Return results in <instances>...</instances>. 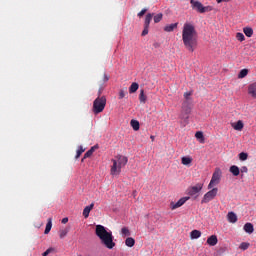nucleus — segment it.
<instances>
[{
	"label": "nucleus",
	"mask_w": 256,
	"mask_h": 256,
	"mask_svg": "<svg viewBox=\"0 0 256 256\" xmlns=\"http://www.w3.org/2000/svg\"><path fill=\"white\" fill-rule=\"evenodd\" d=\"M67 233H69V229H62L59 231V237L60 239H65L67 237Z\"/></svg>",
	"instance_id": "obj_31"
},
{
	"label": "nucleus",
	"mask_w": 256,
	"mask_h": 256,
	"mask_svg": "<svg viewBox=\"0 0 256 256\" xmlns=\"http://www.w3.org/2000/svg\"><path fill=\"white\" fill-rule=\"evenodd\" d=\"M62 223L65 225L66 223H69V218L65 217L62 219Z\"/></svg>",
	"instance_id": "obj_48"
},
{
	"label": "nucleus",
	"mask_w": 256,
	"mask_h": 256,
	"mask_svg": "<svg viewBox=\"0 0 256 256\" xmlns=\"http://www.w3.org/2000/svg\"><path fill=\"white\" fill-rule=\"evenodd\" d=\"M190 237H191V239H199V237H201V231H199V230H193V231L190 233Z\"/></svg>",
	"instance_id": "obj_24"
},
{
	"label": "nucleus",
	"mask_w": 256,
	"mask_h": 256,
	"mask_svg": "<svg viewBox=\"0 0 256 256\" xmlns=\"http://www.w3.org/2000/svg\"><path fill=\"white\" fill-rule=\"evenodd\" d=\"M222 1H225V2H227V1H229V0H222Z\"/></svg>",
	"instance_id": "obj_51"
},
{
	"label": "nucleus",
	"mask_w": 256,
	"mask_h": 256,
	"mask_svg": "<svg viewBox=\"0 0 256 256\" xmlns=\"http://www.w3.org/2000/svg\"><path fill=\"white\" fill-rule=\"evenodd\" d=\"M152 19H153V14L151 13L147 14L145 17L144 26L149 27V25H151Z\"/></svg>",
	"instance_id": "obj_20"
},
{
	"label": "nucleus",
	"mask_w": 256,
	"mask_h": 256,
	"mask_svg": "<svg viewBox=\"0 0 256 256\" xmlns=\"http://www.w3.org/2000/svg\"><path fill=\"white\" fill-rule=\"evenodd\" d=\"M220 181H221V170L216 169L212 175L210 183L208 184V189H213L215 185H219Z\"/></svg>",
	"instance_id": "obj_6"
},
{
	"label": "nucleus",
	"mask_w": 256,
	"mask_h": 256,
	"mask_svg": "<svg viewBox=\"0 0 256 256\" xmlns=\"http://www.w3.org/2000/svg\"><path fill=\"white\" fill-rule=\"evenodd\" d=\"M53 227V220L51 218L48 219V222L46 224V228L44 231V235H49L51 232V228Z\"/></svg>",
	"instance_id": "obj_15"
},
{
	"label": "nucleus",
	"mask_w": 256,
	"mask_h": 256,
	"mask_svg": "<svg viewBox=\"0 0 256 256\" xmlns=\"http://www.w3.org/2000/svg\"><path fill=\"white\" fill-rule=\"evenodd\" d=\"M95 233L107 249H113V247H115V242H113V232L107 231L105 226L96 225Z\"/></svg>",
	"instance_id": "obj_2"
},
{
	"label": "nucleus",
	"mask_w": 256,
	"mask_h": 256,
	"mask_svg": "<svg viewBox=\"0 0 256 256\" xmlns=\"http://www.w3.org/2000/svg\"><path fill=\"white\" fill-rule=\"evenodd\" d=\"M147 13V9H142L139 13H138V17H143V15H145Z\"/></svg>",
	"instance_id": "obj_42"
},
{
	"label": "nucleus",
	"mask_w": 256,
	"mask_h": 256,
	"mask_svg": "<svg viewBox=\"0 0 256 256\" xmlns=\"http://www.w3.org/2000/svg\"><path fill=\"white\" fill-rule=\"evenodd\" d=\"M191 92H185L184 93V99H186L185 101H191Z\"/></svg>",
	"instance_id": "obj_40"
},
{
	"label": "nucleus",
	"mask_w": 256,
	"mask_h": 256,
	"mask_svg": "<svg viewBox=\"0 0 256 256\" xmlns=\"http://www.w3.org/2000/svg\"><path fill=\"white\" fill-rule=\"evenodd\" d=\"M247 157H249V155L247 153H245V152H241L239 154L240 161H247Z\"/></svg>",
	"instance_id": "obj_35"
},
{
	"label": "nucleus",
	"mask_w": 256,
	"mask_h": 256,
	"mask_svg": "<svg viewBox=\"0 0 256 256\" xmlns=\"http://www.w3.org/2000/svg\"><path fill=\"white\" fill-rule=\"evenodd\" d=\"M129 159L127 156H123L121 154H118L115 156L114 159H112L113 165L111 166L110 173L111 175H119L121 173V168L125 167L127 165Z\"/></svg>",
	"instance_id": "obj_3"
},
{
	"label": "nucleus",
	"mask_w": 256,
	"mask_h": 256,
	"mask_svg": "<svg viewBox=\"0 0 256 256\" xmlns=\"http://www.w3.org/2000/svg\"><path fill=\"white\" fill-rule=\"evenodd\" d=\"M244 231L246 232V233H249V234H251V233H253V231H255V228H253V224H251V223H246L245 225H244Z\"/></svg>",
	"instance_id": "obj_17"
},
{
	"label": "nucleus",
	"mask_w": 256,
	"mask_h": 256,
	"mask_svg": "<svg viewBox=\"0 0 256 256\" xmlns=\"http://www.w3.org/2000/svg\"><path fill=\"white\" fill-rule=\"evenodd\" d=\"M182 41L188 51L193 53L197 48V30L191 23H185L182 29Z\"/></svg>",
	"instance_id": "obj_1"
},
{
	"label": "nucleus",
	"mask_w": 256,
	"mask_h": 256,
	"mask_svg": "<svg viewBox=\"0 0 256 256\" xmlns=\"http://www.w3.org/2000/svg\"><path fill=\"white\" fill-rule=\"evenodd\" d=\"M139 89V84L137 82H133L129 88V93H137Z\"/></svg>",
	"instance_id": "obj_21"
},
{
	"label": "nucleus",
	"mask_w": 256,
	"mask_h": 256,
	"mask_svg": "<svg viewBox=\"0 0 256 256\" xmlns=\"http://www.w3.org/2000/svg\"><path fill=\"white\" fill-rule=\"evenodd\" d=\"M130 125H131V127H132V129H133L134 131H139V127H140L139 121H137V120H131V121H130Z\"/></svg>",
	"instance_id": "obj_23"
},
{
	"label": "nucleus",
	"mask_w": 256,
	"mask_h": 256,
	"mask_svg": "<svg viewBox=\"0 0 256 256\" xmlns=\"http://www.w3.org/2000/svg\"><path fill=\"white\" fill-rule=\"evenodd\" d=\"M182 165H191L193 163V158L191 157H182Z\"/></svg>",
	"instance_id": "obj_26"
},
{
	"label": "nucleus",
	"mask_w": 256,
	"mask_h": 256,
	"mask_svg": "<svg viewBox=\"0 0 256 256\" xmlns=\"http://www.w3.org/2000/svg\"><path fill=\"white\" fill-rule=\"evenodd\" d=\"M150 139H151L152 141H155V136H150Z\"/></svg>",
	"instance_id": "obj_49"
},
{
	"label": "nucleus",
	"mask_w": 256,
	"mask_h": 256,
	"mask_svg": "<svg viewBox=\"0 0 256 256\" xmlns=\"http://www.w3.org/2000/svg\"><path fill=\"white\" fill-rule=\"evenodd\" d=\"M207 243L210 245V247H215L217 243H219V240L217 239V235H211L207 239Z\"/></svg>",
	"instance_id": "obj_12"
},
{
	"label": "nucleus",
	"mask_w": 256,
	"mask_h": 256,
	"mask_svg": "<svg viewBox=\"0 0 256 256\" xmlns=\"http://www.w3.org/2000/svg\"><path fill=\"white\" fill-rule=\"evenodd\" d=\"M217 3H223V0H216Z\"/></svg>",
	"instance_id": "obj_50"
},
{
	"label": "nucleus",
	"mask_w": 256,
	"mask_h": 256,
	"mask_svg": "<svg viewBox=\"0 0 256 256\" xmlns=\"http://www.w3.org/2000/svg\"><path fill=\"white\" fill-rule=\"evenodd\" d=\"M139 101L140 103H147V96L145 95V90H140Z\"/></svg>",
	"instance_id": "obj_22"
},
{
	"label": "nucleus",
	"mask_w": 256,
	"mask_h": 256,
	"mask_svg": "<svg viewBox=\"0 0 256 256\" xmlns=\"http://www.w3.org/2000/svg\"><path fill=\"white\" fill-rule=\"evenodd\" d=\"M104 90H105V85L100 84V87L98 89V97H101V95L103 94Z\"/></svg>",
	"instance_id": "obj_37"
},
{
	"label": "nucleus",
	"mask_w": 256,
	"mask_h": 256,
	"mask_svg": "<svg viewBox=\"0 0 256 256\" xmlns=\"http://www.w3.org/2000/svg\"><path fill=\"white\" fill-rule=\"evenodd\" d=\"M247 171H249V169H247V166L241 168L242 173H247Z\"/></svg>",
	"instance_id": "obj_47"
},
{
	"label": "nucleus",
	"mask_w": 256,
	"mask_h": 256,
	"mask_svg": "<svg viewBox=\"0 0 256 256\" xmlns=\"http://www.w3.org/2000/svg\"><path fill=\"white\" fill-rule=\"evenodd\" d=\"M107 81H109V76H107V74H104L103 82L107 83Z\"/></svg>",
	"instance_id": "obj_46"
},
{
	"label": "nucleus",
	"mask_w": 256,
	"mask_h": 256,
	"mask_svg": "<svg viewBox=\"0 0 256 256\" xmlns=\"http://www.w3.org/2000/svg\"><path fill=\"white\" fill-rule=\"evenodd\" d=\"M244 34L246 35V37H253V28L251 27H245L243 29Z\"/></svg>",
	"instance_id": "obj_25"
},
{
	"label": "nucleus",
	"mask_w": 256,
	"mask_h": 256,
	"mask_svg": "<svg viewBox=\"0 0 256 256\" xmlns=\"http://www.w3.org/2000/svg\"><path fill=\"white\" fill-rule=\"evenodd\" d=\"M121 235L122 237H129L131 235V231H129V228L123 227L121 229Z\"/></svg>",
	"instance_id": "obj_27"
},
{
	"label": "nucleus",
	"mask_w": 256,
	"mask_h": 256,
	"mask_svg": "<svg viewBox=\"0 0 256 256\" xmlns=\"http://www.w3.org/2000/svg\"><path fill=\"white\" fill-rule=\"evenodd\" d=\"M233 128L235 129V131H241L243 129V121L239 120L234 126Z\"/></svg>",
	"instance_id": "obj_30"
},
{
	"label": "nucleus",
	"mask_w": 256,
	"mask_h": 256,
	"mask_svg": "<svg viewBox=\"0 0 256 256\" xmlns=\"http://www.w3.org/2000/svg\"><path fill=\"white\" fill-rule=\"evenodd\" d=\"M227 217L229 223H237V214H235L234 212H229Z\"/></svg>",
	"instance_id": "obj_16"
},
{
	"label": "nucleus",
	"mask_w": 256,
	"mask_h": 256,
	"mask_svg": "<svg viewBox=\"0 0 256 256\" xmlns=\"http://www.w3.org/2000/svg\"><path fill=\"white\" fill-rule=\"evenodd\" d=\"M230 173H232V175H234V177H238L239 173H241V171L239 170V168L235 165L230 167Z\"/></svg>",
	"instance_id": "obj_18"
},
{
	"label": "nucleus",
	"mask_w": 256,
	"mask_h": 256,
	"mask_svg": "<svg viewBox=\"0 0 256 256\" xmlns=\"http://www.w3.org/2000/svg\"><path fill=\"white\" fill-rule=\"evenodd\" d=\"M91 155H93V152H92L91 150H88V151L84 154V157H83L82 161H83L84 159H87V158L91 157Z\"/></svg>",
	"instance_id": "obj_39"
},
{
	"label": "nucleus",
	"mask_w": 256,
	"mask_h": 256,
	"mask_svg": "<svg viewBox=\"0 0 256 256\" xmlns=\"http://www.w3.org/2000/svg\"><path fill=\"white\" fill-rule=\"evenodd\" d=\"M106 105H107V98L105 96H101V97L98 96L93 102L92 111L94 115H99V113H103Z\"/></svg>",
	"instance_id": "obj_4"
},
{
	"label": "nucleus",
	"mask_w": 256,
	"mask_h": 256,
	"mask_svg": "<svg viewBox=\"0 0 256 256\" xmlns=\"http://www.w3.org/2000/svg\"><path fill=\"white\" fill-rule=\"evenodd\" d=\"M218 191H219V189H217V188H213L212 190L208 191L204 195L203 199L201 200L202 205L204 203H209L210 201H213V199H215V197H217Z\"/></svg>",
	"instance_id": "obj_7"
},
{
	"label": "nucleus",
	"mask_w": 256,
	"mask_h": 256,
	"mask_svg": "<svg viewBox=\"0 0 256 256\" xmlns=\"http://www.w3.org/2000/svg\"><path fill=\"white\" fill-rule=\"evenodd\" d=\"M83 153H85V149H83V146H79V149L76 152L75 159H79L81 155H83Z\"/></svg>",
	"instance_id": "obj_32"
},
{
	"label": "nucleus",
	"mask_w": 256,
	"mask_h": 256,
	"mask_svg": "<svg viewBox=\"0 0 256 256\" xmlns=\"http://www.w3.org/2000/svg\"><path fill=\"white\" fill-rule=\"evenodd\" d=\"M99 149L98 145H95L93 147H91L90 151H92V153H95V150Z\"/></svg>",
	"instance_id": "obj_45"
},
{
	"label": "nucleus",
	"mask_w": 256,
	"mask_h": 256,
	"mask_svg": "<svg viewBox=\"0 0 256 256\" xmlns=\"http://www.w3.org/2000/svg\"><path fill=\"white\" fill-rule=\"evenodd\" d=\"M179 23H173L170 25H167L164 27V31H166V33H171L172 31H175V29H177Z\"/></svg>",
	"instance_id": "obj_14"
},
{
	"label": "nucleus",
	"mask_w": 256,
	"mask_h": 256,
	"mask_svg": "<svg viewBox=\"0 0 256 256\" xmlns=\"http://www.w3.org/2000/svg\"><path fill=\"white\" fill-rule=\"evenodd\" d=\"M187 201H189V197H183L180 200H178L177 202H171L170 209L172 211H175V209H179V207H183V205H185V203H187Z\"/></svg>",
	"instance_id": "obj_8"
},
{
	"label": "nucleus",
	"mask_w": 256,
	"mask_h": 256,
	"mask_svg": "<svg viewBox=\"0 0 256 256\" xmlns=\"http://www.w3.org/2000/svg\"><path fill=\"white\" fill-rule=\"evenodd\" d=\"M249 74V70L247 69H242L239 74H238V78L239 79H244V77H247V75Z\"/></svg>",
	"instance_id": "obj_28"
},
{
	"label": "nucleus",
	"mask_w": 256,
	"mask_h": 256,
	"mask_svg": "<svg viewBox=\"0 0 256 256\" xmlns=\"http://www.w3.org/2000/svg\"><path fill=\"white\" fill-rule=\"evenodd\" d=\"M201 189H203V184H196L195 186H192L188 189V195H197V193H199Z\"/></svg>",
	"instance_id": "obj_9"
},
{
	"label": "nucleus",
	"mask_w": 256,
	"mask_h": 256,
	"mask_svg": "<svg viewBox=\"0 0 256 256\" xmlns=\"http://www.w3.org/2000/svg\"><path fill=\"white\" fill-rule=\"evenodd\" d=\"M209 11H213L212 6H202V11L200 13H209Z\"/></svg>",
	"instance_id": "obj_33"
},
{
	"label": "nucleus",
	"mask_w": 256,
	"mask_h": 256,
	"mask_svg": "<svg viewBox=\"0 0 256 256\" xmlns=\"http://www.w3.org/2000/svg\"><path fill=\"white\" fill-rule=\"evenodd\" d=\"M51 251H53V248H48V249L42 254V256H47V255H49V253H51Z\"/></svg>",
	"instance_id": "obj_44"
},
{
	"label": "nucleus",
	"mask_w": 256,
	"mask_h": 256,
	"mask_svg": "<svg viewBox=\"0 0 256 256\" xmlns=\"http://www.w3.org/2000/svg\"><path fill=\"white\" fill-rule=\"evenodd\" d=\"M95 207V203H91L89 206H86L83 210V217L87 219L89 217V214L91 213V210Z\"/></svg>",
	"instance_id": "obj_11"
},
{
	"label": "nucleus",
	"mask_w": 256,
	"mask_h": 256,
	"mask_svg": "<svg viewBox=\"0 0 256 256\" xmlns=\"http://www.w3.org/2000/svg\"><path fill=\"white\" fill-rule=\"evenodd\" d=\"M161 19H163V14L159 13L154 16V23H160Z\"/></svg>",
	"instance_id": "obj_34"
},
{
	"label": "nucleus",
	"mask_w": 256,
	"mask_h": 256,
	"mask_svg": "<svg viewBox=\"0 0 256 256\" xmlns=\"http://www.w3.org/2000/svg\"><path fill=\"white\" fill-rule=\"evenodd\" d=\"M236 39H237L238 41H245V35H244L243 33H241V32H238V33L236 34Z\"/></svg>",
	"instance_id": "obj_36"
},
{
	"label": "nucleus",
	"mask_w": 256,
	"mask_h": 256,
	"mask_svg": "<svg viewBox=\"0 0 256 256\" xmlns=\"http://www.w3.org/2000/svg\"><path fill=\"white\" fill-rule=\"evenodd\" d=\"M249 247H251V244L248 242H242L239 246V249H241V251H247V249H249Z\"/></svg>",
	"instance_id": "obj_29"
},
{
	"label": "nucleus",
	"mask_w": 256,
	"mask_h": 256,
	"mask_svg": "<svg viewBox=\"0 0 256 256\" xmlns=\"http://www.w3.org/2000/svg\"><path fill=\"white\" fill-rule=\"evenodd\" d=\"M126 247H134L135 246V239L132 237H128L125 240Z\"/></svg>",
	"instance_id": "obj_19"
},
{
	"label": "nucleus",
	"mask_w": 256,
	"mask_h": 256,
	"mask_svg": "<svg viewBox=\"0 0 256 256\" xmlns=\"http://www.w3.org/2000/svg\"><path fill=\"white\" fill-rule=\"evenodd\" d=\"M190 3L192 5V7H194L195 9H197V11L199 13H201V11L203 10V4L199 1H195V0H190Z\"/></svg>",
	"instance_id": "obj_13"
},
{
	"label": "nucleus",
	"mask_w": 256,
	"mask_h": 256,
	"mask_svg": "<svg viewBox=\"0 0 256 256\" xmlns=\"http://www.w3.org/2000/svg\"><path fill=\"white\" fill-rule=\"evenodd\" d=\"M191 114V101H184L182 103V111L180 114V119L184 121L185 125L189 123V115Z\"/></svg>",
	"instance_id": "obj_5"
},
{
	"label": "nucleus",
	"mask_w": 256,
	"mask_h": 256,
	"mask_svg": "<svg viewBox=\"0 0 256 256\" xmlns=\"http://www.w3.org/2000/svg\"><path fill=\"white\" fill-rule=\"evenodd\" d=\"M125 95H127V92L125 90H120L119 99H124Z\"/></svg>",
	"instance_id": "obj_41"
},
{
	"label": "nucleus",
	"mask_w": 256,
	"mask_h": 256,
	"mask_svg": "<svg viewBox=\"0 0 256 256\" xmlns=\"http://www.w3.org/2000/svg\"><path fill=\"white\" fill-rule=\"evenodd\" d=\"M248 95L256 99V82H253L248 86Z\"/></svg>",
	"instance_id": "obj_10"
},
{
	"label": "nucleus",
	"mask_w": 256,
	"mask_h": 256,
	"mask_svg": "<svg viewBox=\"0 0 256 256\" xmlns=\"http://www.w3.org/2000/svg\"><path fill=\"white\" fill-rule=\"evenodd\" d=\"M149 34V26L144 25V30L142 31V37Z\"/></svg>",
	"instance_id": "obj_38"
},
{
	"label": "nucleus",
	"mask_w": 256,
	"mask_h": 256,
	"mask_svg": "<svg viewBox=\"0 0 256 256\" xmlns=\"http://www.w3.org/2000/svg\"><path fill=\"white\" fill-rule=\"evenodd\" d=\"M195 137L196 139H203V132H196Z\"/></svg>",
	"instance_id": "obj_43"
}]
</instances>
